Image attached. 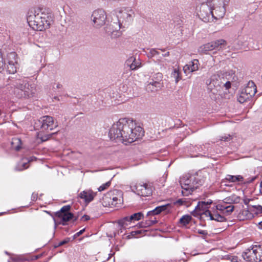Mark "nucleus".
Masks as SVG:
<instances>
[{
	"label": "nucleus",
	"mask_w": 262,
	"mask_h": 262,
	"mask_svg": "<svg viewBox=\"0 0 262 262\" xmlns=\"http://www.w3.org/2000/svg\"><path fill=\"white\" fill-rule=\"evenodd\" d=\"M170 206L169 204H167L164 205L159 206L156 207L154 210L148 211L147 213V215H158L163 211H166Z\"/></svg>",
	"instance_id": "22"
},
{
	"label": "nucleus",
	"mask_w": 262,
	"mask_h": 262,
	"mask_svg": "<svg viewBox=\"0 0 262 262\" xmlns=\"http://www.w3.org/2000/svg\"><path fill=\"white\" fill-rule=\"evenodd\" d=\"M158 222L156 219L155 220H148L145 222H142L140 223V226L142 228H145L151 226Z\"/></svg>",
	"instance_id": "30"
},
{
	"label": "nucleus",
	"mask_w": 262,
	"mask_h": 262,
	"mask_svg": "<svg viewBox=\"0 0 262 262\" xmlns=\"http://www.w3.org/2000/svg\"><path fill=\"white\" fill-rule=\"evenodd\" d=\"M255 256L256 259H254V262L262 261V245H256Z\"/></svg>",
	"instance_id": "26"
},
{
	"label": "nucleus",
	"mask_w": 262,
	"mask_h": 262,
	"mask_svg": "<svg viewBox=\"0 0 262 262\" xmlns=\"http://www.w3.org/2000/svg\"><path fill=\"white\" fill-rule=\"evenodd\" d=\"M226 219L224 216H222L218 213L215 214L214 221L223 222L226 221Z\"/></svg>",
	"instance_id": "40"
},
{
	"label": "nucleus",
	"mask_w": 262,
	"mask_h": 262,
	"mask_svg": "<svg viewBox=\"0 0 262 262\" xmlns=\"http://www.w3.org/2000/svg\"><path fill=\"white\" fill-rule=\"evenodd\" d=\"M71 209L70 205H66L63 206L59 211H58L56 212H54V216H60L61 215V214H66L71 213L70 212Z\"/></svg>",
	"instance_id": "27"
},
{
	"label": "nucleus",
	"mask_w": 262,
	"mask_h": 262,
	"mask_svg": "<svg viewBox=\"0 0 262 262\" xmlns=\"http://www.w3.org/2000/svg\"><path fill=\"white\" fill-rule=\"evenodd\" d=\"M225 200V201H224V204H227L228 203H231L233 202V200L230 197L226 198Z\"/></svg>",
	"instance_id": "57"
},
{
	"label": "nucleus",
	"mask_w": 262,
	"mask_h": 262,
	"mask_svg": "<svg viewBox=\"0 0 262 262\" xmlns=\"http://www.w3.org/2000/svg\"><path fill=\"white\" fill-rule=\"evenodd\" d=\"M28 82L25 80L21 79H15L12 80V85L15 88L14 93L16 96V94L21 92H24L26 87L28 85Z\"/></svg>",
	"instance_id": "15"
},
{
	"label": "nucleus",
	"mask_w": 262,
	"mask_h": 262,
	"mask_svg": "<svg viewBox=\"0 0 262 262\" xmlns=\"http://www.w3.org/2000/svg\"><path fill=\"white\" fill-rule=\"evenodd\" d=\"M77 219H78V216L74 215V219H72V220H73L72 222L74 223V222L76 221L77 220Z\"/></svg>",
	"instance_id": "63"
},
{
	"label": "nucleus",
	"mask_w": 262,
	"mask_h": 262,
	"mask_svg": "<svg viewBox=\"0 0 262 262\" xmlns=\"http://www.w3.org/2000/svg\"><path fill=\"white\" fill-rule=\"evenodd\" d=\"M39 10H31L28 13L27 21L30 27L37 31H43L50 28V21L49 16L43 13H39Z\"/></svg>",
	"instance_id": "2"
},
{
	"label": "nucleus",
	"mask_w": 262,
	"mask_h": 262,
	"mask_svg": "<svg viewBox=\"0 0 262 262\" xmlns=\"http://www.w3.org/2000/svg\"><path fill=\"white\" fill-rule=\"evenodd\" d=\"M36 93V89L34 87V84H29V83H28L27 86L26 87V89L24 91L21 92V93H18L16 94V97L18 98H21L23 97H33L34 95Z\"/></svg>",
	"instance_id": "18"
},
{
	"label": "nucleus",
	"mask_w": 262,
	"mask_h": 262,
	"mask_svg": "<svg viewBox=\"0 0 262 262\" xmlns=\"http://www.w3.org/2000/svg\"><path fill=\"white\" fill-rule=\"evenodd\" d=\"M28 82L25 80L21 79H15L12 80V85L15 88L14 93L16 96V94L21 92H24L26 87L28 85Z\"/></svg>",
	"instance_id": "16"
},
{
	"label": "nucleus",
	"mask_w": 262,
	"mask_h": 262,
	"mask_svg": "<svg viewBox=\"0 0 262 262\" xmlns=\"http://www.w3.org/2000/svg\"><path fill=\"white\" fill-rule=\"evenodd\" d=\"M244 178L243 176L241 175H237V176H232V175H227L225 179H224V181H228L229 182H242L243 183L244 181Z\"/></svg>",
	"instance_id": "24"
},
{
	"label": "nucleus",
	"mask_w": 262,
	"mask_h": 262,
	"mask_svg": "<svg viewBox=\"0 0 262 262\" xmlns=\"http://www.w3.org/2000/svg\"><path fill=\"white\" fill-rule=\"evenodd\" d=\"M135 187L137 194L139 195L146 196L152 194V187L147 183L137 184Z\"/></svg>",
	"instance_id": "12"
},
{
	"label": "nucleus",
	"mask_w": 262,
	"mask_h": 262,
	"mask_svg": "<svg viewBox=\"0 0 262 262\" xmlns=\"http://www.w3.org/2000/svg\"><path fill=\"white\" fill-rule=\"evenodd\" d=\"M212 44L214 50H220L225 48L226 46V41L224 39H219L215 41H212Z\"/></svg>",
	"instance_id": "23"
},
{
	"label": "nucleus",
	"mask_w": 262,
	"mask_h": 262,
	"mask_svg": "<svg viewBox=\"0 0 262 262\" xmlns=\"http://www.w3.org/2000/svg\"><path fill=\"white\" fill-rule=\"evenodd\" d=\"M130 216H125L118 221V224L122 227L128 225V223L131 222Z\"/></svg>",
	"instance_id": "35"
},
{
	"label": "nucleus",
	"mask_w": 262,
	"mask_h": 262,
	"mask_svg": "<svg viewBox=\"0 0 262 262\" xmlns=\"http://www.w3.org/2000/svg\"><path fill=\"white\" fill-rule=\"evenodd\" d=\"M142 217H143V214L142 212H137L135 213L130 216V220H131V222L134 221H137L141 220Z\"/></svg>",
	"instance_id": "33"
},
{
	"label": "nucleus",
	"mask_w": 262,
	"mask_h": 262,
	"mask_svg": "<svg viewBox=\"0 0 262 262\" xmlns=\"http://www.w3.org/2000/svg\"><path fill=\"white\" fill-rule=\"evenodd\" d=\"M28 82L25 80L21 79H15L12 80V85L15 88L14 93L16 96V94L21 92H24L26 87L28 85Z\"/></svg>",
	"instance_id": "17"
},
{
	"label": "nucleus",
	"mask_w": 262,
	"mask_h": 262,
	"mask_svg": "<svg viewBox=\"0 0 262 262\" xmlns=\"http://www.w3.org/2000/svg\"><path fill=\"white\" fill-rule=\"evenodd\" d=\"M85 231V229H83L82 230H81L80 231H79V232H78L77 233H76V234H75L74 235H73V239H75L76 238H77V237L79 236L80 235H81Z\"/></svg>",
	"instance_id": "51"
},
{
	"label": "nucleus",
	"mask_w": 262,
	"mask_h": 262,
	"mask_svg": "<svg viewBox=\"0 0 262 262\" xmlns=\"http://www.w3.org/2000/svg\"><path fill=\"white\" fill-rule=\"evenodd\" d=\"M234 209V206L229 205V206H227V207L226 209L225 210V211H226V212L228 214H229L233 211Z\"/></svg>",
	"instance_id": "46"
},
{
	"label": "nucleus",
	"mask_w": 262,
	"mask_h": 262,
	"mask_svg": "<svg viewBox=\"0 0 262 262\" xmlns=\"http://www.w3.org/2000/svg\"><path fill=\"white\" fill-rule=\"evenodd\" d=\"M62 87V84H60V83H58L56 85V88L57 89H60Z\"/></svg>",
	"instance_id": "64"
},
{
	"label": "nucleus",
	"mask_w": 262,
	"mask_h": 262,
	"mask_svg": "<svg viewBox=\"0 0 262 262\" xmlns=\"http://www.w3.org/2000/svg\"><path fill=\"white\" fill-rule=\"evenodd\" d=\"M227 207V206H226L224 204H219L218 205L216 206L217 209L222 210V211L225 210L226 209Z\"/></svg>",
	"instance_id": "48"
},
{
	"label": "nucleus",
	"mask_w": 262,
	"mask_h": 262,
	"mask_svg": "<svg viewBox=\"0 0 262 262\" xmlns=\"http://www.w3.org/2000/svg\"><path fill=\"white\" fill-rule=\"evenodd\" d=\"M134 12L132 9L126 8L121 9L117 15V22H112L107 27L106 32L108 33H113L121 28L122 24L128 25L133 20Z\"/></svg>",
	"instance_id": "3"
},
{
	"label": "nucleus",
	"mask_w": 262,
	"mask_h": 262,
	"mask_svg": "<svg viewBox=\"0 0 262 262\" xmlns=\"http://www.w3.org/2000/svg\"><path fill=\"white\" fill-rule=\"evenodd\" d=\"M209 217H210V220H214L215 214H212L211 215L209 216Z\"/></svg>",
	"instance_id": "61"
},
{
	"label": "nucleus",
	"mask_w": 262,
	"mask_h": 262,
	"mask_svg": "<svg viewBox=\"0 0 262 262\" xmlns=\"http://www.w3.org/2000/svg\"><path fill=\"white\" fill-rule=\"evenodd\" d=\"M252 208L255 209V213H262V206L260 205L252 206Z\"/></svg>",
	"instance_id": "45"
},
{
	"label": "nucleus",
	"mask_w": 262,
	"mask_h": 262,
	"mask_svg": "<svg viewBox=\"0 0 262 262\" xmlns=\"http://www.w3.org/2000/svg\"><path fill=\"white\" fill-rule=\"evenodd\" d=\"M159 54V52H158L155 49H151L150 50L149 52L147 53V57L148 58H152L156 55Z\"/></svg>",
	"instance_id": "41"
},
{
	"label": "nucleus",
	"mask_w": 262,
	"mask_h": 262,
	"mask_svg": "<svg viewBox=\"0 0 262 262\" xmlns=\"http://www.w3.org/2000/svg\"><path fill=\"white\" fill-rule=\"evenodd\" d=\"M180 72L178 70L174 69L173 70V72L172 73V77H173L175 79V81L176 83H178V81L181 79V77L180 76Z\"/></svg>",
	"instance_id": "39"
},
{
	"label": "nucleus",
	"mask_w": 262,
	"mask_h": 262,
	"mask_svg": "<svg viewBox=\"0 0 262 262\" xmlns=\"http://www.w3.org/2000/svg\"><path fill=\"white\" fill-rule=\"evenodd\" d=\"M199 60L198 59H193L188 64H186L183 70L184 73L187 74V72H192L198 70Z\"/></svg>",
	"instance_id": "21"
},
{
	"label": "nucleus",
	"mask_w": 262,
	"mask_h": 262,
	"mask_svg": "<svg viewBox=\"0 0 262 262\" xmlns=\"http://www.w3.org/2000/svg\"><path fill=\"white\" fill-rule=\"evenodd\" d=\"M209 3H202V5L200 7V14L199 15L202 17V19L206 21L208 20L207 17H209L210 15L213 17V10H214L216 12L217 11L216 8H212L210 4H208Z\"/></svg>",
	"instance_id": "10"
},
{
	"label": "nucleus",
	"mask_w": 262,
	"mask_h": 262,
	"mask_svg": "<svg viewBox=\"0 0 262 262\" xmlns=\"http://www.w3.org/2000/svg\"><path fill=\"white\" fill-rule=\"evenodd\" d=\"M91 19L93 20L96 27H100L105 22L106 15L105 11L102 9H98L94 11L92 15Z\"/></svg>",
	"instance_id": "8"
},
{
	"label": "nucleus",
	"mask_w": 262,
	"mask_h": 262,
	"mask_svg": "<svg viewBox=\"0 0 262 262\" xmlns=\"http://www.w3.org/2000/svg\"><path fill=\"white\" fill-rule=\"evenodd\" d=\"M169 55V52H167L166 53H165V54H162V56L163 57H167Z\"/></svg>",
	"instance_id": "62"
},
{
	"label": "nucleus",
	"mask_w": 262,
	"mask_h": 262,
	"mask_svg": "<svg viewBox=\"0 0 262 262\" xmlns=\"http://www.w3.org/2000/svg\"><path fill=\"white\" fill-rule=\"evenodd\" d=\"M111 185V181H108L107 182L105 183V184H103L101 186H100L98 190L99 191H103L105 189H107Z\"/></svg>",
	"instance_id": "42"
},
{
	"label": "nucleus",
	"mask_w": 262,
	"mask_h": 262,
	"mask_svg": "<svg viewBox=\"0 0 262 262\" xmlns=\"http://www.w3.org/2000/svg\"><path fill=\"white\" fill-rule=\"evenodd\" d=\"M242 91L251 98L257 92L256 86L252 81H250Z\"/></svg>",
	"instance_id": "19"
},
{
	"label": "nucleus",
	"mask_w": 262,
	"mask_h": 262,
	"mask_svg": "<svg viewBox=\"0 0 262 262\" xmlns=\"http://www.w3.org/2000/svg\"><path fill=\"white\" fill-rule=\"evenodd\" d=\"M27 165V163H24L23 164H22V167H23V168H21V169H19V170H21L23 169H26L28 168V166H26V165Z\"/></svg>",
	"instance_id": "59"
},
{
	"label": "nucleus",
	"mask_w": 262,
	"mask_h": 262,
	"mask_svg": "<svg viewBox=\"0 0 262 262\" xmlns=\"http://www.w3.org/2000/svg\"><path fill=\"white\" fill-rule=\"evenodd\" d=\"M96 193H94L91 190H84L79 194V197L84 200L86 203L91 202L94 199Z\"/></svg>",
	"instance_id": "20"
},
{
	"label": "nucleus",
	"mask_w": 262,
	"mask_h": 262,
	"mask_svg": "<svg viewBox=\"0 0 262 262\" xmlns=\"http://www.w3.org/2000/svg\"><path fill=\"white\" fill-rule=\"evenodd\" d=\"M181 187L183 189L182 194L183 196H188L195 189H197L199 185H202L203 180L196 176L184 177L180 181Z\"/></svg>",
	"instance_id": "4"
},
{
	"label": "nucleus",
	"mask_w": 262,
	"mask_h": 262,
	"mask_svg": "<svg viewBox=\"0 0 262 262\" xmlns=\"http://www.w3.org/2000/svg\"><path fill=\"white\" fill-rule=\"evenodd\" d=\"M144 133L143 129L136 126L132 119L124 118L114 123L109 130L108 136L111 140L127 145L142 138Z\"/></svg>",
	"instance_id": "1"
},
{
	"label": "nucleus",
	"mask_w": 262,
	"mask_h": 262,
	"mask_svg": "<svg viewBox=\"0 0 262 262\" xmlns=\"http://www.w3.org/2000/svg\"><path fill=\"white\" fill-rule=\"evenodd\" d=\"M37 199V193L33 192L31 196V200L33 201H35Z\"/></svg>",
	"instance_id": "56"
},
{
	"label": "nucleus",
	"mask_w": 262,
	"mask_h": 262,
	"mask_svg": "<svg viewBox=\"0 0 262 262\" xmlns=\"http://www.w3.org/2000/svg\"><path fill=\"white\" fill-rule=\"evenodd\" d=\"M135 58L133 57H130L128 60H127V64H129V63L132 62L130 64H129L130 68L132 70H136L138 68L137 64L135 62Z\"/></svg>",
	"instance_id": "36"
},
{
	"label": "nucleus",
	"mask_w": 262,
	"mask_h": 262,
	"mask_svg": "<svg viewBox=\"0 0 262 262\" xmlns=\"http://www.w3.org/2000/svg\"><path fill=\"white\" fill-rule=\"evenodd\" d=\"M231 139V136L230 135H228L227 136H225L224 137H222L221 140L224 141H228Z\"/></svg>",
	"instance_id": "52"
},
{
	"label": "nucleus",
	"mask_w": 262,
	"mask_h": 262,
	"mask_svg": "<svg viewBox=\"0 0 262 262\" xmlns=\"http://www.w3.org/2000/svg\"><path fill=\"white\" fill-rule=\"evenodd\" d=\"M202 52L206 53L207 51L213 50L212 42L206 43L200 47Z\"/></svg>",
	"instance_id": "32"
},
{
	"label": "nucleus",
	"mask_w": 262,
	"mask_h": 262,
	"mask_svg": "<svg viewBox=\"0 0 262 262\" xmlns=\"http://www.w3.org/2000/svg\"><path fill=\"white\" fill-rule=\"evenodd\" d=\"M225 88L226 90H228L231 88V82L229 81H227L225 82V81L223 80V88Z\"/></svg>",
	"instance_id": "44"
},
{
	"label": "nucleus",
	"mask_w": 262,
	"mask_h": 262,
	"mask_svg": "<svg viewBox=\"0 0 262 262\" xmlns=\"http://www.w3.org/2000/svg\"><path fill=\"white\" fill-rule=\"evenodd\" d=\"M223 80L225 81L224 77L218 74L212 75L210 79L209 82H207L208 89L213 94L221 92L223 89Z\"/></svg>",
	"instance_id": "7"
},
{
	"label": "nucleus",
	"mask_w": 262,
	"mask_h": 262,
	"mask_svg": "<svg viewBox=\"0 0 262 262\" xmlns=\"http://www.w3.org/2000/svg\"><path fill=\"white\" fill-rule=\"evenodd\" d=\"M212 201L210 200L207 202H205V201L199 202V206H200V204H202L203 205H206L207 207H208V206L209 205H210L211 204H212Z\"/></svg>",
	"instance_id": "50"
},
{
	"label": "nucleus",
	"mask_w": 262,
	"mask_h": 262,
	"mask_svg": "<svg viewBox=\"0 0 262 262\" xmlns=\"http://www.w3.org/2000/svg\"><path fill=\"white\" fill-rule=\"evenodd\" d=\"M192 217L191 215L188 214L184 215L180 219L179 223L185 226L190 223Z\"/></svg>",
	"instance_id": "29"
},
{
	"label": "nucleus",
	"mask_w": 262,
	"mask_h": 262,
	"mask_svg": "<svg viewBox=\"0 0 262 262\" xmlns=\"http://www.w3.org/2000/svg\"><path fill=\"white\" fill-rule=\"evenodd\" d=\"M104 206L119 207L123 202L122 191L114 189L108 192L103 198Z\"/></svg>",
	"instance_id": "5"
},
{
	"label": "nucleus",
	"mask_w": 262,
	"mask_h": 262,
	"mask_svg": "<svg viewBox=\"0 0 262 262\" xmlns=\"http://www.w3.org/2000/svg\"><path fill=\"white\" fill-rule=\"evenodd\" d=\"M11 147L16 151H19L21 148V141L18 138H13L11 141Z\"/></svg>",
	"instance_id": "25"
},
{
	"label": "nucleus",
	"mask_w": 262,
	"mask_h": 262,
	"mask_svg": "<svg viewBox=\"0 0 262 262\" xmlns=\"http://www.w3.org/2000/svg\"><path fill=\"white\" fill-rule=\"evenodd\" d=\"M208 209V207H207L206 205H203L202 204H200L199 206V203L197 206L195 207L194 210L192 212V214L193 216H196L198 215V213L197 212H201Z\"/></svg>",
	"instance_id": "28"
},
{
	"label": "nucleus",
	"mask_w": 262,
	"mask_h": 262,
	"mask_svg": "<svg viewBox=\"0 0 262 262\" xmlns=\"http://www.w3.org/2000/svg\"><path fill=\"white\" fill-rule=\"evenodd\" d=\"M6 69V63L4 61L1 50H0V73H3Z\"/></svg>",
	"instance_id": "37"
},
{
	"label": "nucleus",
	"mask_w": 262,
	"mask_h": 262,
	"mask_svg": "<svg viewBox=\"0 0 262 262\" xmlns=\"http://www.w3.org/2000/svg\"><path fill=\"white\" fill-rule=\"evenodd\" d=\"M155 75L156 76V78L157 80H155L154 79H151L146 86V89L148 91L155 92L161 89L162 86V83L160 82L162 78V73H158Z\"/></svg>",
	"instance_id": "11"
},
{
	"label": "nucleus",
	"mask_w": 262,
	"mask_h": 262,
	"mask_svg": "<svg viewBox=\"0 0 262 262\" xmlns=\"http://www.w3.org/2000/svg\"><path fill=\"white\" fill-rule=\"evenodd\" d=\"M250 201V199H245L244 200V202L245 205H248Z\"/></svg>",
	"instance_id": "60"
},
{
	"label": "nucleus",
	"mask_w": 262,
	"mask_h": 262,
	"mask_svg": "<svg viewBox=\"0 0 262 262\" xmlns=\"http://www.w3.org/2000/svg\"><path fill=\"white\" fill-rule=\"evenodd\" d=\"M17 55L15 52H11L8 54L9 61L6 66L5 70L9 74H14L17 72Z\"/></svg>",
	"instance_id": "9"
},
{
	"label": "nucleus",
	"mask_w": 262,
	"mask_h": 262,
	"mask_svg": "<svg viewBox=\"0 0 262 262\" xmlns=\"http://www.w3.org/2000/svg\"><path fill=\"white\" fill-rule=\"evenodd\" d=\"M60 219L59 220H56L54 217V221L55 223L54 228L56 229L57 225H62L63 226H66L68 225V222L72 219H74V215L73 213H69L66 214H61L60 216H56Z\"/></svg>",
	"instance_id": "14"
},
{
	"label": "nucleus",
	"mask_w": 262,
	"mask_h": 262,
	"mask_svg": "<svg viewBox=\"0 0 262 262\" xmlns=\"http://www.w3.org/2000/svg\"><path fill=\"white\" fill-rule=\"evenodd\" d=\"M70 241V238L67 237L62 241L59 242L57 246H55V247H58L59 246H62L68 243Z\"/></svg>",
	"instance_id": "43"
},
{
	"label": "nucleus",
	"mask_w": 262,
	"mask_h": 262,
	"mask_svg": "<svg viewBox=\"0 0 262 262\" xmlns=\"http://www.w3.org/2000/svg\"><path fill=\"white\" fill-rule=\"evenodd\" d=\"M58 127V123L55 122L54 118L50 116H43L35 121L34 128L40 130V132L52 130Z\"/></svg>",
	"instance_id": "6"
},
{
	"label": "nucleus",
	"mask_w": 262,
	"mask_h": 262,
	"mask_svg": "<svg viewBox=\"0 0 262 262\" xmlns=\"http://www.w3.org/2000/svg\"><path fill=\"white\" fill-rule=\"evenodd\" d=\"M197 233H198L199 234H202V235H207L208 234V233L207 232V231L206 230H198L197 231H196Z\"/></svg>",
	"instance_id": "54"
},
{
	"label": "nucleus",
	"mask_w": 262,
	"mask_h": 262,
	"mask_svg": "<svg viewBox=\"0 0 262 262\" xmlns=\"http://www.w3.org/2000/svg\"><path fill=\"white\" fill-rule=\"evenodd\" d=\"M250 99V97H249L244 92L242 91L240 93L239 96L237 97L238 101L241 103H244L245 102Z\"/></svg>",
	"instance_id": "31"
},
{
	"label": "nucleus",
	"mask_w": 262,
	"mask_h": 262,
	"mask_svg": "<svg viewBox=\"0 0 262 262\" xmlns=\"http://www.w3.org/2000/svg\"><path fill=\"white\" fill-rule=\"evenodd\" d=\"M256 245L250 246L243 253L242 256L243 258L249 262H254V259H256L255 251Z\"/></svg>",
	"instance_id": "13"
},
{
	"label": "nucleus",
	"mask_w": 262,
	"mask_h": 262,
	"mask_svg": "<svg viewBox=\"0 0 262 262\" xmlns=\"http://www.w3.org/2000/svg\"><path fill=\"white\" fill-rule=\"evenodd\" d=\"M57 132L55 133H52L51 134H46L45 135H41V134L40 133L38 135V138L41 140L42 142H45L48 140L50 138H51L53 135L56 134Z\"/></svg>",
	"instance_id": "34"
},
{
	"label": "nucleus",
	"mask_w": 262,
	"mask_h": 262,
	"mask_svg": "<svg viewBox=\"0 0 262 262\" xmlns=\"http://www.w3.org/2000/svg\"><path fill=\"white\" fill-rule=\"evenodd\" d=\"M145 232H146V231L143 230H136V231H133L130 232V235H129L128 236V238H130L131 237L130 236L134 237H138V235L142 234Z\"/></svg>",
	"instance_id": "38"
},
{
	"label": "nucleus",
	"mask_w": 262,
	"mask_h": 262,
	"mask_svg": "<svg viewBox=\"0 0 262 262\" xmlns=\"http://www.w3.org/2000/svg\"><path fill=\"white\" fill-rule=\"evenodd\" d=\"M90 220V217L88 215H84L81 218V220L83 221H87Z\"/></svg>",
	"instance_id": "55"
},
{
	"label": "nucleus",
	"mask_w": 262,
	"mask_h": 262,
	"mask_svg": "<svg viewBox=\"0 0 262 262\" xmlns=\"http://www.w3.org/2000/svg\"><path fill=\"white\" fill-rule=\"evenodd\" d=\"M185 202V201H184L182 199H180L177 200L176 202H174V205H178L179 206L183 205L184 203Z\"/></svg>",
	"instance_id": "49"
},
{
	"label": "nucleus",
	"mask_w": 262,
	"mask_h": 262,
	"mask_svg": "<svg viewBox=\"0 0 262 262\" xmlns=\"http://www.w3.org/2000/svg\"><path fill=\"white\" fill-rule=\"evenodd\" d=\"M222 9L223 10V11L221 14L219 15L220 17H223V16L224 15L225 13V9L224 7H223Z\"/></svg>",
	"instance_id": "58"
},
{
	"label": "nucleus",
	"mask_w": 262,
	"mask_h": 262,
	"mask_svg": "<svg viewBox=\"0 0 262 262\" xmlns=\"http://www.w3.org/2000/svg\"><path fill=\"white\" fill-rule=\"evenodd\" d=\"M256 178H257V177H256V176L253 177L251 178L248 179L246 182H243V183H244V184L250 183L253 182Z\"/></svg>",
	"instance_id": "53"
},
{
	"label": "nucleus",
	"mask_w": 262,
	"mask_h": 262,
	"mask_svg": "<svg viewBox=\"0 0 262 262\" xmlns=\"http://www.w3.org/2000/svg\"><path fill=\"white\" fill-rule=\"evenodd\" d=\"M204 214L206 216H209L212 214L211 212L208 209H207L203 212H198V215Z\"/></svg>",
	"instance_id": "47"
}]
</instances>
